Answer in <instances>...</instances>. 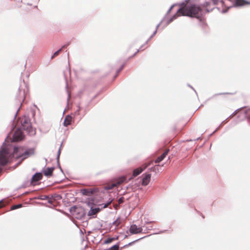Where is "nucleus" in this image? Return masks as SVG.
<instances>
[{"label": "nucleus", "mask_w": 250, "mask_h": 250, "mask_svg": "<svg viewBox=\"0 0 250 250\" xmlns=\"http://www.w3.org/2000/svg\"><path fill=\"white\" fill-rule=\"evenodd\" d=\"M142 231V228L138 227L136 225H132L129 229V232L132 234L140 233Z\"/></svg>", "instance_id": "6"}, {"label": "nucleus", "mask_w": 250, "mask_h": 250, "mask_svg": "<svg viewBox=\"0 0 250 250\" xmlns=\"http://www.w3.org/2000/svg\"><path fill=\"white\" fill-rule=\"evenodd\" d=\"M98 191V188H90L82 189L81 190V193L86 196H91Z\"/></svg>", "instance_id": "4"}, {"label": "nucleus", "mask_w": 250, "mask_h": 250, "mask_svg": "<svg viewBox=\"0 0 250 250\" xmlns=\"http://www.w3.org/2000/svg\"><path fill=\"white\" fill-rule=\"evenodd\" d=\"M140 49H137L136 51L135 52V53L134 54V55H133V56L132 57H134L139 51H140Z\"/></svg>", "instance_id": "27"}, {"label": "nucleus", "mask_w": 250, "mask_h": 250, "mask_svg": "<svg viewBox=\"0 0 250 250\" xmlns=\"http://www.w3.org/2000/svg\"><path fill=\"white\" fill-rule=\"evenodd\" d=\"M119 245H115L113 246H112L109 250H119Z\"/></svg>", "instance_id": "21"}, {"label": "nucleus", "mask_w": 250, "mask_h": 250, "mask_svg": "<svg viewBox=\"0 0 250 250\" xmlns=\"http://www.w3.org/2000/svg\"><path fill=\"white\" fill-rule=\"evenodd\" d=\"M111 241H112V239H110L107 240L106 242V243H109V242H111Z\"/></svg>", "instance_id": "29"}, {"label": "nucleus", "mask_w": 250, "mask_h": 250, "mask_svg": "<svg viewBox=\"0 0 250 250\" xmlns=\"http://www.w3.org/2000/svg\"><path fill=\"white\" fill-rule=\"evenodd\" d=\"M100 210L99 208H95L91 209L88 213L89 215H95Z\"/></svg>", "instance_id": "16"}, {"label": "nucleus", "mask_w": 250, "mask_h": 250, "mask_svg": "<svg viewBox=\"0 0 250 250\" xmlns=\"http://www.w3.org/2000/svg\"><path fill=\"white\" fill-rule=\"evenodd\" d=\"M28 155H29V152L27 151H26L23 153L21 154V153H20L19 155H18L16 157L17 158H19V157L22 158V160H23V159L26 158Z\"/></svg>", "instance_id": "14"}, {"label": "nucleus", "mask_w": 250, "mask_h": 250, "mask_svg": "<svg viewBox=\"0 0 250 250\" xmlns=\"http://www.w3.org/2000/svg\"><path fill=\"white\" fill-rule=\"evenodd\" d=\"M1 171V168H0V172Z\"/></svg>", "instance_id": "35"}, {"label": "nucleus", "mask_w": 250, "mask_h": 250, "mask_svg": "<svg viewBox=\"0 0 250 250\" xmlns=\"http://www.w3.org/2000/svg\"><path fill=\"white\" fill-rule=\"evenodd\" d=\"M119 207V205H117V204H116L114 205V208H116V209H117L118 207Z\"/></svg>", "instance_id": "30"}, {"label": "nucleus", "mask_w": 250, "mask_h": 250, "mask_svg": "<svg viewBox=\"0 0 250 250\" xmlns=\"http://www.w3.org/2000/svg\"><path fill=\"white\" fill-rule=\"evenodd\" d=\"M118 204H122L124 202V197H121L118 200Z\"/></svg>", "instance_id": "24"}, {"label": "nucleus", "mask_w": 250, "mask_h": 250, "mask_svg": "<svg viewBox=\"0 0 250 250\" xmlns=\"http://www.w3.org/2000/svg\"><path fill=\"white\" fill-rule=\"evenodd\" d=\"M3 206V204L2 201L0 202V208H2Z\"/></svg>", "instance_id": "28"}, {"label": "nucleus", "mask_w": 250, "mask_h": 250, "mask_svg": "<svg viewBox=\"0 0 250 250\" xmlns=\"http://www.w3.org/2000/svg\"><path fill=\"white\" fill-rule=\"evenodd\" d=\"M112 200L108 202L107 203L105 204L104 206V208H107L112 202Z\"/></svg>", "instance_id": "25"}, {"label": "nucleus", "mask_w": 250, "mask_h": 250, "mask_svg": "<svg viewBox=\"0 0 250 250\" xmlns=\"http://www.w3.org/2000/svg\"><path fill=\"white\" fill-rule=\"evenodd\" d=\"M19 100L20 101H23L25 98V92L24 91H22L21 90H20V96H19Z\"/></svg>", "instance_id": "17"}, {"label": "nucleus", "mask_w": 250, "mask_h": 250, "mask_svg": "<svg viewBox=\"0 0 250 250\" xmlns=\"http://www.w3.org/2000/svg\"><path fill=\"white\" fill-rule=\"evenodd\" d=\"M54 167H47L43 169L42 172L47 177H50L52 175Z\"/></svg>", "instance_id": "9"}, {"label": "nucleus", "mask_w": 250, "mask_h": 250, "mask_svg": "<svg viewBox=\"0 0 250 250\" xmlns=\"http://www.w3.org/2000/svg\"><path fill=\"white\" fill-rule=\"evenodd\" d=\"M72 120V117L70 115H67L64 120L63 125L65 126H67L71 124Z\"/></svg>", "instance_id": "12"}, {"label": "nucleus", "mask_w": 250, "mask_h": 250, "mask_svg": "<svg viewBox=\"0 0 250 250\" xmlns=\"http://www.w3.org/2000/svg\"><path fill=\"white\" fill-rule=\"evenodd\" d=\"M227 12V10H223V12L225 13V12Z\"/></svg>", "instance_id": "32"}, {"label": "nucleus", "mask_w": 250, "mask_h": 250, "mask_svg": "<svg viewBox=\"0 0 250 250\" xmlns=\"http://www.w3.org/2000/svg\"><path fill=\"white\" fill-rule=\"evenodd\" d=\"M21 148L19 147H15L13 152V156H16L19 152H20Z\"/></svg>", "instance_id": "20"}, {"label": "nucleus", "mask_w": 250, "mask_h": 250, "mask_svg": "<svg viewBox=\"0 0 250 250\" xmlns=\"http://www.w3.org/2000/svg\"><path fill=\"white\" fill-rule=\"evenodd\" d=\"M212 2H213L214 4L216 5L218 4L219 3H220L222 6H223L224 2L222 0H212Z\"/></svg>", "instance_id": "19"}, {"label": "nucleus", "mask_w": 250, "mask_h": 250, "mask_svg": "<svg viewBox=\"0 0 250 250\" xmlns=\"http://www.w3.org/2000/svg\"><path fill=\"white\" fill-rule=\"evenodd\" d=\"M123 67H124V66H123L122 67V68H121V70H122V69L123 68Z\"/></svg>", "instance_id": "34"}, {"label": "nucleus", "mask_w": 250, "mask_h": 250, "mask_svg": "<svg viewBox=\"0 0 250 250\" xmlns=\"http://www.w3.org/2000/svg\"><path fill=\"white\" fill-rule=\"evenodd\" d=\"M168 151H169V149H166L161 156H159L155 160V161H154L155 163H159L161 161H162L166 158V157L167 155Z\"/></svg>", "instance_id": "10"}, {"label": "nucleus", "mask_w": 250, "mask_h": 250, "mask_svg": "<svg viewBox=\"0 0 250 250\" xmlns=\"http://www.w3.org/2000/svg\"><path fill=\"white\" fill-rule=\"evenodd\" d=\"M125 179L126 178L125 177H119L112 183L106 184L104 186V188L105 190H109L112 189L113 188L117 187L122 184L125 180Z\"/></svg>", "instance_id": "3"}, {"label": "nucleus", "mask_w": 250, "mask_h": 250, "mask_svg": "<svg viewBox=\"0 0 250 250\" xmlns=\"http://www.w3.org/2000/svg\"><path fill=\"white\" fill-rule=\"evenodd\" d=\"M180 6L181 7L172 17L170 21H172L178 17L181 16L201 19L203 15V9L197 4L191 3L190 1H186L181 3Z\"/></svg>", "instance_id": "1"}, {"label": "nucleus", "mask_w": 250, "mask_h": 250, "mask_svg": "<svg viewBox=\"0 0 250 250\" xmlns=\"http://www.w3.org/2000/svg\"><path fill=\"white\" fill-rule=\"evenodd\" d=\"M152 163V162H150L148 164H145L142 166V167H140L137 168L134 170L133 173V176L134 177H136L139 175L144 170H145L148 166L151 165Z\"/></svg>", "instance_id": "5"}, {"label": "nucleus", "mask_w": 250, "mask_h": 250, "mask_svg": "<svg viewBox=\"0 0 250 250\" xmlns=\"http://www.w3.org/2000/svg\"><path fill=\"white\" fill-rule=\"evenodd\" d=\"M21 204H19V205H15V206H12L11 207V209H15L21 208Z\"/></svg>", "instance_id": "22"}, {"label": "nucleus", "mask_w": 250, "mask_h": 250, "mask_svg": "<svg viewBox=\"0 0 250 250\" xmlns=\"http://www.w3.org/2000/svg\"><path fill=\"white\" fill-rule=\"evenodd\" d=\"M122 223V220L120 217L117 218V219L113 223V225L115 227V229H117Z\"/></svg>", "instance_id": "15"}, {"label": "nucleus", "mask_w": 250, "mask_h": 250, "mask_svg": "<svg viewBox=\"0 0 250 250\" xmlns=\"http://www.w3.org/2000/svg\"><path fill=\"white\" fill-rule=\"evenodd\" d=\"M22 139V133L20 130H16L13 135V141L17 142L21 140Z\"/></svg>", "instance_id": "7"}, {"label": "nucleus", "mask_w": 250, "mask_h": 250, "mask_svg": "<svg viewBox=\"0 0 250 250\" xmlns=\"http://www.w3.org/2000/svg\"><path fill=\"white\" fill-rule=\"evenodd\" d=\"M173 6H172L170 8V10L173 8Z\"/></svg>", "instance_id": "33"}, {"label": "nucleus", "mask_w": 250, "mask_h": 250, "mask_svg": "<svg viewBox=\"0 0 250 250\" xmlns=\"http://www.w3.org/2000/svg\"><path fill=\"white\" fill-rule=\"evenodd\" d=\"M134 242H135V241L130 243L128 244V245H132V244Z\"/></svg>", "instance_id": "31"}, {"label": "nucleus", "mask_w": 250, "mask_h": 250, "mask_svg": "<svg viewBox=\"0 0 250 250\" xmlns=\"http://www.w3.org/2000/svg\"><path fill=\"white\" fill-rule=\"evenodd\" d=\"M68 45H64L63 46H62V47L59 50H58V51H56L54 54L53 55H52V56L51 57V59H53L54 58H55L56 57H57L59 54L62 51V49L65 47H66Z\"/></svg>", "instance_id": "13"}, {"label": "nucleus", "mask_w": 250, "mask_h": 250, "mask_svg": "<svg viewBox=\"0 0 250 250\" xmlns=\"http://www.w3.org/2000/svg\"><path fill=\"white\" fill-rule=\"evenodd\" d=\"M158 165H156L155 167H154L153 168H151V170L153 171H155L156 170V168L158 167Z\"/></svg>", "instance_id": "26"}, {"label": "nucleus", "mask_w": 250, "mask_h": 250, "mask_svg": "<svg viewBox=\"0 0 250 250\" xmlns=\"http://www.w3.org/2000/svg\"><path fill=\"white\" fill-rule=\"evenodd\" d=\"M42 175L41 173H37L34 175L32 178V182H36L42 179Z\"/></svg>", "instance_id": "11"}, {"label": "nucleus", "mask_w": 250, "mask_h": 250, "mask_svg": "<svg viewBox=\"0 0 250 250\" xmlns=\"http://www.w3.org/2000/svg\"><path fill=\"white\" fill-rule=\"evenodd\" d=\"M22 125L24 128H25V126H26L27 127H28L29 124L26 120H25L23 122V124H22Z\"/></svg>", "instance_id": "23"}, {"label": "nucleus", "mask_w": 250, "mask_h": 250, "mask_svg": "<svg viewBox=\"0 0 250 250\" xmlns=\"http://www.w3.org/2000/svg\"><path fill=\"white\" fill-rule=\"evenodd\" d=\"M143 179H142V184L143 186H146L147 185L150 180L151 178V174L149 173H145L143 175Z\"/></svg>", "instance_id": "8"}, {"label": "nucleus", "mask_w": 250, "mask_h": 250, "mask_svg": "<svg viewBox=\"0 0 250 250\" xmlns=\"http://www.w3.org/2000/svg\"><path fill=\"white\" fill-rule=\"evenodd\" d=\"M12 154L8 148L2 147L0 150V165L5 166L8 164L11 158Z\"/></svg>", "instance_id": "2"}, {"label": "nucleus", "mask_w": 250, "mask_h": 250, "mask_svg": "<svg viewBox=\"0 0 250 250\" xmlns=\"http://www.w3.org/2000/svg\"><path fill=\"white\" fill-rule=\"evenodd\" d=\"M228 93H219L216 94L215 96L216 97H220L221 99H225L226 98V94Z\"/></svg>", "instance_id": "18"}]
</instances>
